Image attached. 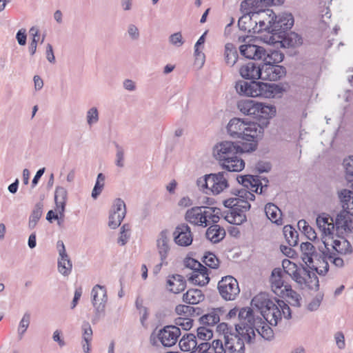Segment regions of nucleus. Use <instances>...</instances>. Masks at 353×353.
I'll use <instances>...</instances> for the list:
<instances>
[{"label":"nucleus","instance_id":"f257e3e1","mask_svg":"<svg viewBox=\"0 0 353 353\" xmlns=\"http://www.w3.org/2000/svg\"><path fill=\"white\" fill-rule=\"evenodd\" d=\"M252 309L249 307H243L239 310V323L235 324L234 332L225 334V347L228 353H245V343H254L256 334L253 328L260 325V319H254Z\"/></svg>","mask_w":353,"mask_h":353},{"label":"nucleus","instance_id":"f03ea898","mask_svg":"<svg viewBox=\"0 0 353 353\" xmlns=\"http://www.w3.org/2000/svg\"><path fill=\"white\" fill-rule=\"evenodd\" d=\"M228 135L234 139H240L239 143L245 152H254L257 149L261 137L262 128L255 122L245 121L240 118H232L227 125Z\"/></svg>","mask_w":353,"mask_h":353},{"label":"nucleus","instance_id":"7ed1b4c3","mask_svg":"<svg viewBox=\"0 0 353 353\" xmlns=\"http://www.w3.org/2000/svg\"><path fill=\"white\" fill-rule=\"evenodd\" d=\"M244 152H246L243 145L230 141L219 142L213 148L215 159L223 169L230 172H240L244 168V161L237 156Z\"/></svg>","mask_w":353,"mask_h":353},{"label":"nucleus","instance_id":"20e7f679","mask_svg":"<svg viewBox=\"0 0 353 353\" xmlns=\"http://www.w3.org/2000/svg\"><path fill=\"white\" fill-rule=\"evenodd\" d=\"M338 196L342 203L343 210L339 213L335 219L336 231L343 229L353 230V191L342 189L338 192Z\"/></svg>","mask_w":353,"mask_h":353},{"label":"nucleus","instance_id":"39448f33","mask_svg":"<svg viewBox=\"0 0 353 353\" xmlns=\"http://www.w3.org/2000/svg\"><path fill=\"white\" fill-rule=\"evenodd\" d=\"M338 196L342 203L343 210L339 213L335 219L336 231L343 229L353 230V191L342 189L338 192Z\"/></svg>","mask_w":353,"mask_h":353},{"label":"nucleus","instance_id":"423d86ee","mask_svg":"<svg viewBox=\"0 0 353 353\" xmlns=\"http://www.w3.org/2000/svg\"><path fill=\"white\" fill-rule=\"evenodd\" d=\"M235 88L241 95L256 97L273 98L272 92L270 91V83H263L256 81L250 82L240 80L236 82Z\"/></svg>","mask_w":353,"mask_h":353},{"label":"nucleus","instance_id":"0eeeda50","mask_svg":"<svg viewBox=\"0 0 353 353\" xmlns=\"http://www.w3.org/2000/svg\"><path fill=\"white\" fill-rule=\"evenodd\" d=\"M92 303L94 309V314L91 321L97 324L105 315V305L108 301L107 290L105 286L96 285L92 292Z\"/></svg>","mask_w":353,"mask_h":353},{"label":"nucleus","instance_id":"6e6552de","mask_svg":"<svg viewBox=\"0 0 353 353\" xmlns=\"http://www.w3.org/2000/svg\"><path fill=\"white\" fill-rule=\"evenodd\" d=\"M266 13H270L271 18L273 19L272 21V30H270V33L272 34L279 37L291 29L294 25V20L291 13L283 12L276 14L274 12L270 9H267Z\"/></svg>","mask_w":353,"mask_h":353},{"label":"nucleus","instance_id":"1a4fd4ad","mask_svg":"<svg viewBox=\"0 0 353 353\" xmlns=\"http://www.w3.org/2000/svg\"><path fill=\"white\" fill-rule=\"evenodd\" d=\"M218 290L220 295L226 301H232L239 294V284L233 276H226L218 283Z\"/></svg>","mask_w":353,"mask_h":353},{"label":"nucleus","instance_id":"9d476101","mask_svg":"<svg viewBox=\"0 0 353 353\" xmlns=\"http://www.w3.org/2000/svg\"><path fill=\"white\" fill-rule=\"evenodd\" d=\"M258 111H255L253 117L256 119L254 121L256 125L262 128L261 137L263 136L264 129L270 123V119L274 117L276 114V108L273 105H266L262 103H257L256 107Z\"/></svg>","mask_w":353,"mask_h":353},{"label":"nucleus","instance_id":"9b49d317","mask_svg":"<svg viewBox=\"0 0 353 353\" xmlns=\"http://www.w3.org/2000/svg\"><path fill=\"white\" fill-rule=\"evenodd\" d=\"M126 214L125 203L121 199H117L109 215L108 226L111 229L117 228Z\"/></svg>","mask_w":353,"mask_h":353},{"label":"nucleus","instance_id":"f8f14e48","mask_svg":"<svg viewBox=\"0 0 353 353\" xmlns=\"http://www.w3.org/2000/svg\"><path fill=\"white\" fill-rule=\"evenodd\" d=\"M261 80L275 81L281 79L286 74L285 67L278 64L261 63Z\"/></svg>","mask_w":353,"mask_h":353},{"label":"nucleus","instance_id":"ddd939ff","mask_svg":"<svg viewBox=\"0 0 353 353\" xmlns=\"http://www.w3.org/2000/svg\"><path fill=\"white\" fill-rule=\"evenodd\" d=\"M181 330L177 326L166 325L159 331L157 337L164 347H172L177 342Z\"/></svg>","mask_w":353,"mask_h":353},{"label":"nucleus","instance_id":"4468645a","mask_svg":"<svg viewBox=\"0 0 353 353\" xmlns=\"http://www.w3.org/2000/svg\"><path fill=\"white\" fill-rule=\"evenodd\" d=\"M316 224L319 228L322 231V242L325 245V248L329 251L327 245H329L328 240L333 239V230L335 223H333V219L330 216H319L316 218Z\"/></svg>","mask_w":353,"mask_h":353},{"label":"nucleus","instance_id":"2eb2a0df","mask_svg":"<svg viewBox=\"0 0 353 353\" xmlns=\"http://www.w3.org/2000/svg\"><path fill=\"white\" fill-rule=\"evenodd\" d=\"M174 242L180 246H188L193 240L190 228L186 223L178 225L173 233Z\"/></svg>","mask_w":353,"mask_h":353},{"label":"nucleus","instance_id":"dca6fc26","mask_svg":"<svg viewBox=\"0 0 353 353\" xmlns=\"http://www.w3.org/2000/svg\"><path fill=\"white\" fill-rule=\"evenodd\" d=\"M228 173L226 172L210 174V190L214 194H219L228 187Z\"/></svg>","mask_w":353,"mask_h":353},{"label":"nucleus","instance_id":"f3484780","mask_svg":"<svg viewBox=\"0 0 353 353\" xmlns=\"http://www.w3.org/2000/svg\"><path fill=\"white\" fill-rule=\"evenodd\" d=\"M241 55L249 59L262 60L265 56V49L254 44H244L239 47Z\"/></svg>","mask_w":353,"mask_h":353},{"label":"nucleus","instance_id":"a211bd4d","mask_svg":"<svg viewBox=\"0 0 353 353\" xmlns=\"http://www.w3.org/2000/svg\"><path fill=\"white\" fill-rule=\"evenodd\" d=\"M241 76L245 79L256 81L261 79V63L249 62L242 65L239 70Z\"/></svg>","mask_w":353,"mask_h":353},{"label":"nucleus","instance_id":"6ab92c4d","mask_svg":"<svg viewBox=\"0 0 353 353\" xmlns=\"http://www.w3.org/2000/svg\"><path fill=\"white\" fill-rule=\"evenodd\" d=\"M257 16L259 21H254L252 34H259L263 31L270 33V30H272V21L273 20L270 13H266V10H263Z\"/></svg>","mask_w":353,"mask_h":353},{"label":"nucleus","instance_id":"aec40b11","mask_svg":"<svg viewBox=\"0 0 353 353\" xmlns=\"http://www.w3.org/2000/svg\"><path fill=\"white\" fill-rule=\"evenodd\" d=\"M166 285L168 291L174 294H179L185 289L186 280L182 275L171 274L168 276Z\"/></svg>","mask_w":353,"mask_h":353},{"label":"nucleus","instance_id":"412c9836","mask_svg":"<svg viewBox=\"0 0 353 353\" xmlns=\"http://www.w3.org/2000/svg\"><path fill=\"white\" fill-rule=\"evenodd\" d=\"M251 305L253 306V311L256 314L259 315L260 312L264 310L267 307H273L274 302L268 298L265 293H260L256 295L251 301ZM252 309V307H250Z\"/></svg>","mask_w":353,"mask_h":353},{"label":"nucleus","instance_id":"4be33fe9","mask_svg":"<svg viewBox=\"0 0 353 353\" xmlns=\"http://www.w3.org/2000/svg\"><path fill=\"white\" fill-rule=\"evenodd\" d=\"M169 241V231L166 229L162 230L159 233V237L157 240L158 252L161 261H165L170 252V248L168 245Z\"/></svg>","mask_w":353,"mask_h":353},{"label":"nucleus","instance_id":"5701e85b","mask_svg":"<svg viewBox=\"0 0 353 353\" xmlns=\"http://www.w3.org/2000/svg\"><path fill=\"white\" fill-rule=\"evenodd\" d=\"M202 208H206V207H194L188 210L185 213V220L192 224L206 227L207 221L202 215Z\"/></svg>","mask_w":353,"mask_h":353},{"label":"nucleus","instance_id":"b1692460","mask_svg":"<svg viewBox=\"0 0 353 353\" xmlns=\"http://www.w3.org/2000/svg\"><path fill=\"white\" fill-rule=\"evenodd\" d=\"M259 314L262 317L263 321L265 320L271 325H276L279 320L281 319V312L274 303L273 307H267Z\"/></svg>","mask_w":353,"mask_h":353},{"label":"nucleus","instance_id":"393cba45","mask_svg":"<svg viewBox=\"0 0 353 353\" xmlns=\"http://www.w3.org/2000/svg\"><path fill=\"white\" fill-rule=\"evenodd\" d=\"M279 37L281 39V43L283 48H297L303 43L301 36L294 32H284Z\"/></svg>","mask_w":353,"mask_h":353},{"label":"nucleus","instance_id":"a878e982","mask_svg":"<svg viewBox=\"0 0 353 353\" xmlns=\"http://www.w3.org/2000/svg\"><path fill=\"white\" fill-rule=\"evenodd\" d=\"M209 274V270L205 266L201 269L197 270V271H193L190 274L188 280L194 285L204 286L207 285L210 280Z\"/></svg>","mask_w":353,"mask_h":353},{"label":"nucleus","instance_id":"bb28decb","mask_svg":"<svg viewBox=\"0 0 353 353\" xmlns=\"http://www.w3.org/2000/svg\"><path fill=\"white\" fill-rule=\"evenodd\" d=\"M284 275L281 268H274L271 274L270 281L271 287L274 292L276 294L282 293V288L284 285Z\"/></svg>","mask_w":353,"mask_h":353},{"label":"nucleus","instance_id":"cd10ccee","mask_svg":"<svg viewBox=\"0 0 353 353\" xmlns=\"http://www.w3.org/2000/svg\"><path fill=\"white\" fill-rule=\"evenodd\" d=\"M226 310L223 307L213 308L212 310L203 315L200 318L201 323L203 325L213 326L220 321V316L225 314Z\"/></svg>","mask_w":353,"mask_h":353},{"label":"nucleus","instance_id":"c85d7f7f","mask_svg":"<svg viewBox=\"0 0 353 353\" xmlns=\"http://www.w3.org/2000/svg\"><path fill=\"white\" fill-rule=\"evenodd\" d=\"M251 313H252L251 315L253 316L254 319H256V318L261 319L260 323H259L260 325H259L257 327L255 326V327L253 328L254 332L255 333V331H256L261 336V337L263 338L265 340L272 341L274 339L273 330L270 327V325L266 324L264 322V321H263V319L261 316H260L258 314H256L254 312L252 309Z\"/></svg>","mask_w":353,"mask_h":353},{"label":"nucleus","instance_id":"c756f323","mask_svg":"<svg viewBox=\"0 0 353 353\" xmlns=\"http://www.w3.org/2000/svg\"><path fill=\"white\" fill-rule=\"evenodd\" d=\"M206 238L213 243L221 241L225 236V230L219 225L214 224L210 225L205 232Z\"/></svg>","mask_w":353,"mask_h":353},{"label":"nucleus","instance_id":"7c9ffc66","mask_svg":"<svg viewBox=\"0 0 353 353\" xmlns=\"http://www.w3.org/2000/svg\"><path fill=\"white\" fill-rule=\"evenodd\" d=\"M301 250L302 252V259L307 265H311L314 262V259L319 256L316 252L315 247L310 242H304L301 244Z\"/></svg>","mask_w":353,"mask_h":353},{"label":"nucleus","instance_id":"2f4dec72","mask_svg":"<svg viewBox=\"0 0 353 353\" xmlns=\"http://www.w3.org/2000/svg\"><path fill=\"white\" fill-rule=\"evenodd\" d=\"M265 213L268 219L277 225L282 224L281 211L274 203H268L265 206Z\"/></svg>","mask_w":353,"mask_h":353},{"label":"nucleus","instance_id":"473e14b6","mask_svg":"<svg viewBox=\"0 0 353 353\" xmlns=\"http://www.w3.org/2000/svg\"><path fill=\"white\" fill-rule=\"evenodd\" d=\"M205 296L199 289H189L183 295V301L190 305H196L204 300Z\"/></svg>","mask_w":353,"mask_h":353},{"label":"nucleus","instance_id":"72a5a7b5","mask_svg":"<svg viewBox=\"0 0 353 353\" xmlns=\"http://www.w3.org/2000/svg\"><path fill=\"white\" fill-rule=\"evenodd\" d=\"M180 349L183 352L192 350V353L195 352L196 347V336L194 334L189 333L184 334L179 341Z\"/></svg>","mask_w":353,"mask_h":353},{"label":"nucleus","instance_id":"f704fd0d","mask_svg":"<svg viewBox=\"0 0 353 353\" xmlns=\"http://www.w3.org/2000/svg\"><path fill=\"white\" fill-rule=\"evenodd\" d=\"M258 101L253 99L241 100L237 103L238 109L244 114L252 116L255 114Z\"/></svg>","mask_w":353,"mask_h":353},{"label":"nucleus","instance_id":"c9c22d12","mask_svg":"<svg viewBox=\"0 0 353 353\" xmlns=\"http://www.w3.org/2000/svg\"><path fill=\"white\" fill-rule=\"evenodd\" d=\"M83 332L82 347L85 353H90V343L92 339V330L90 323L84 321L81 326Z\"/></svg>","mask_w":353,"mask_h":353},{"label":"nucleus","instance_id":"e433bc0d","mask_svg":"<svg viewBox=\"0 0 353 353\" xmlns=\"http://www.w3.org/2000/svg\"><path fill=\"white\" fill-rule=\"evenodd\" d=\"M58 271L62 275L67 276L70 274L72 269V262L68 254L59 256Z\"/></svg>","mask_w":353,"mask_h":353},{"label":"nucleus","instance_id":"4c0bfd02","mask_svg":"<svg viewBox=\"0 0 353 353\" xmlns=\"http://www.w3.org/2000/svg\"><path fill=\"white\" fill-rule=\"evenodd\" d=\"M224 57L227 65L233 66L236 63L239 54L234 44L228 43L225 45Z\"/></svg>","mask_w":353,"mask_h":353},{"label":"nucleus","instance_id":"58836bf2","mask_svg":"<svg viewBox=\"0 0 353 353\" xmlns=\"http://www.w3.org/2000/svg\"><path fill=\"white\" fill-rule=\"evenodd\" d=\"M243 16L241 17L238 21L239 28L244 32H248L249 34H252V28L254 26V21H252L254 16L248 12H242Z\"/></svg>","mask_w":353,"mask_h":353},{"label":"nucleus","instance_id":"ea45409f","mask_svg":"<svg viewBox=\"0 0 353 353\" xmlns=\"http://www.w3.org/2000/svg\"><path fill=\"white\" fill-rule=\"evenodd\" d=\"M243 212L238 207H234L231 209L230 214H228L225 219L231 224L240 225L245 220V216L243 214Z\"/></svg>","mask_w":353,"mask_h":353},{"label":"nucleus","instance_id":"a19ab883","mask_svg":"<svg viewBox=\"0 0 353 353\" xmlns=\"http://www.w3.org/2000/svg\"><path fill=\"white\" fill-rule=\"evenodd\" d=\"M303 275L307 276V277L304 285L310 290H318L319 288V282L316 273L310 271L307 267H303Z\"/></svg>","mask_w":353,"mask_h":353},{"label":"nucleus","instance_id":"79ce46f5","mask_svg":"<svg viewBox=\"0 0 353 353\" xmlns=\"http://www.w3.org/2000/svg\"><path fill=\"white\" fill-rule=\"evenodd\" d=\"M43 205L42 202H38L36 203L29 218L28 228L30 230H32L36 227L38 221L41 217L43 214Z\"/></svg>","mask_w":353,"mask_h":353},{"label":"nucleus","instance_id":"37998d69","mask_svg":"<svg viewBox=\"0 0 353 353\" xmlns=\"http://www.w3.org/2000/svg\"><path fill=\"white\" fill-rule=\"evenodd\" d=\"M284 54L279 50H274L268 52L265 50V56L263 57L262 63H270L271 64H278L283 61Z\"/></svg>","mask_w":353,"mask_h":353},{"label":"nucleus","instance_id":"c03bdc74","mask_svg":"<svg viewBox=\"0 0 353 353\" xmlns=\"http://www.w3.org/2000/svg\"><path fill=\"white\" fill-rule=\"evenodd\" d=\"M283 234L290 246H296L298 244L299 234L297 231L291 225L283 227Z\"/></svg>","mask_w":353,"mask_h":353},{"label":"nucleus","instance_id":"a18cd8bd","mask_svg":"<svg viewBox=\"0 0 353 353\" xmlns=\"http://www.w3.org/2000/svg\"><path fill=\"white\" fill-rule=\"evenodd\" d=\"M332 249L336 252L340 254H347L352 252V248L350 242L345 239H342V240L334 239H332Z\"/></svg>","mask_w":353,"mask_h":353},{"label":"nucleus","instance_id":"49530a36","mask_svg":"<svg viewBox=\"0 0 353 353\" xmlns=\"http://www.w3.org/2000/svg\"><path fill=\"white\" fill-rule=\"evenodd\" d=\"M176 312L179 315L188 316H199L202 310L199 307H192L190 305H179L175 308Z\"/></svg>","mask_w":353,"mask_h":353},{"label":"nucleus","instance_id":"de8ad7c7","mask_svg":"<svg viewBox=\"0 0 353 353\" xmlns=\"http://www.w3.org/2000/svg\"><path fill=\"white\" fill-rule=\"evenodd\" d=\"M105 176L103 173H99L97 175V181H96L95 185L93 188V190L92 191V194H91L92 197L94 199H97L98 196L101 193V192L103 189L104 185H105Z\"/></svg>","mask_w":353,"mask_h":353},{"label":"nucleus","instance_id":"09e8293b","mask_svg":"<svg viewBox=\"0 0 353 353\" xmlns=\"http://www.w3.org/2000/svg\"><path fill=\"white\" fill-rule=\"evenodd\" d=\"M343 164L345 169L346 179L350 183V187L353 188V156L345 159Z\"/></svg>","mask_w":353,"mask_h":353},{"label":"nucleus","instance_id":"8fccbe9b","mask_svg":"<svg viewBox=\"0 0 353 353\" xmlns=\"http://www.w3.org/2000/svg\"><path fill=\"white\" fill-rule=\"evenodd\" d=\"M30 323V314L26 312L19 322L18 327V336L19 340L22 339Z\"/></svg>","mask_w":353,"mask_h":353},{"label":"nucleus","instance_id":"3c124183","mask_svg":"<svg viewBox=\"0 0 353 353\" xmlns=\"http://www.w3.org/2000/svg\"><path fill=\"white\" fill-rule=\"evenodd\" d=\"M203 262L206 266L212 269H217L219 267V260L216 256L212 252H207L203 257Z\"/></svg>","mask_w":353,"mask_h":353},{"label":"nucleus","instance_id":"603ef678","mask_svg":"<svg viewBox=\"0 0 353 353\" xmlns=\"http://www.w3.org/2000/svg\"><path fill=\"white\" fill-rule=\"evenodd\" d=\"M130 226L129 224L125 223L123 224L120 230V236L118 238L117 243L120 244L121 245H124L127 243L128 241V239H130Z\"/></svg>","mask_w":353,"mask_h":353},{"label":"nucleus","instance_id":"864d4df0","mask_svg":"<svg viewBox=\"0 0 353 353\" xmlns=\"http://www.w3.org/2000/svg\"><path fill=\"white\" fill-rule=\"evenodd\" d=\"M250 179L251 180L252 183L250 184L251 190L256 194H262L263 191V185L261 182V177L257 175H251Z\"/></svg>","mask_w":353,"mask_h":353},{"label":"nucleus","instance_id":"5fc2aeb1","mask_svg":"<svg viewBox=\"0 0 353 353\" xmlns=\"http://www.w3.org/2000/svg\"><path fill=\"white\" fill-rule=\"evenodd\" d=\"M99 112L96 107L90 108L86 114L87 123L90 126L97 123L99 121Z\"/></svg>","mask_w":353,"mask_h":353},{"label":"nucleus","instance_id":"6e6d98bb","mask_svg":"<svg viewBox=\"0 0 353 353\" xmlns=\"http://www.w3.org/2000/svg\"><path fill=\"white\" fill-rule=\"evenodd\" d=\"M282 270L283 272V274H286L290 276L292 274H294L296 269H298V266L294 262L290 261L289 259H283L282 261Z\"/></svg>","mask_w":353,"mask_h":353},{"label":"nucleus","instance_id":"4d7b16f0","mask_svg":"<svg viewBox=\"0 0 353 353\" xmlns=\"http://www.w3.org/2000/svg\"><path fill=\"white\" fill-rule=\"evenodd\" d=\"M193 320L188 317H179L175 319L174 326L181 327L184 330H189L192 328Z\"/></svg>","mask_w":353,"mask_h":353},{"label":"nucleus","instance_id":"13d9d810","mask_svg":"<svg viewBox=\"0 0 353 353\" xmlns=\"http://www.w3.org/2000/svg\"><path fill=\"white\" fill-rule=\"evenodd\" d=\"M68 199L67 190L62 186H57L54 192V201L66 203Z\"/></svg>","mask_w":353,"mask_h":353},{"label":"nucleus","instance_id":"bf43d9fd","mask_svg":"<svg viewBox=\"0 0 353 353\" xmlns=\"http://www.w3.org/2000/svg\"><path fill=\"white\" fill-rule=\"evenodd\" d=\"M196 332V336L200 340L208 341L213 337L212 330L205 327H198Z\"/></svg>","mask_w":353,"mask_h":353},{"label":"nucleus","instance_id":"052dcab7","mask_svg":"<svg viewBox=\"0 0 353 353\" xmlns=\"http://www.w3.org/2000/svg\"><path fill=\"white\" fill-rule=\"evenodd\" d=\"M168 41L170 44L177 48L182 46L185 43V40L183 39L181 32L172 34L169 37Z\"/></svg>","mask_w":353,"mask_h":353},{"label":"nucleus","instance_id":"680f3d73","mask_svg":"<svg viewBox=\"0 0 353 353\" xmlns=\"http://www.w3.org/2000/svg\"><path fill=\"white\" fill-rule=\"evenodd\" d=\"M184 265L186 268L191 269L192 272L197 271V270L201 269L203 267H205L197 260L190 257L185 259Z\"/></svg>","mask_w":353,"mask_h":353},{"label":"nucleus","instance_id":"e2e57ef3","mask_svg":"<svg viewBox=\"0 0 353 353\" xmlns=\"http://www.w3.org/2000/svg\"><path fill=\"white\" fill-rule=\"evenodd\" d=\"M115 148L117 149L116 153V165L119 168H123L124 166L123 160H124V150L120 146L118 143H114Z\"/></svg>","mask_w":353,"mask_h":353},{"label":"nucleus","instance_id":"0e129e2a","mask_svg":"<svg viewBox=\"0 0 353 353\" xmlns=\"http://www.w3.org/2000/svg\"><path fill=\"white\" fill-rule=\"evenodd\" d=\"M303 272H301V270L298 268L296 269V271H295L294 274H292L290 276H291V278L300 286H303L306 283V278L303 276Z\"/></svg>","mask_w":353,"mask_h":353},{"label":"nucleus","instance_id":"69168bd1","mask_svg":"<svg viewBox=\"0 0 353 353\" xmlns=\"http://www.w3.org/2000/svg\"><path fill=\"white\" fill-rule=\"evenodd\" d=\"M322 300L323 296L321 294H317L307 305V310L311 312L316 311L319 307Z\"/></svg>","mask_w":353,"mask_h":353},{"label":"nucleus","instance_id":"338daca9","mask_svg":"<svg viewBox=\"0 0 353 353\" xmlns=\"http://www.w3.org/2000/svg\"><path fill=\"white\" fill-rule=\"evenodd\" d=\"M256 170L259 173L268 172L271 170V164L266 161H259L256 165Z\"/></svg>","mask_w":353,"mask_h":353},{"label":"nucleus","instance_id":"774afa93","mask_svg":"<svg viewBox=\"0 0 353 353\" xmlns=\"http://www.w3.org/2000/svg\"><path fill=\"white\" fill-rule=\"evenodd\" d=\"M128 33L132 40H137L139 38V31L134 24H130L128 27Z\"/></svg>","mask_w":353,"mask_h":353}]
</instances>
